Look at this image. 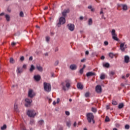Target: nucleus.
Masks as SVG:
<instances>
[{
    "instance_id": "f257e3e1",
    "label": "nucleus",
    "mask_w": 130,
    "mask_h": 130,
    "mask_svg": "<svg viewBox=\"0 0 130 130\" xmlns=\"http://www.w3.org/2000/svg\"><path fill=\"white\" fill-rule=\"evenodd\" d=\"M71 81L69 79H67L64 82H62V89L64 91H67V88L69 89L71 87Z\"/></svg>"
},
{
    "instance_id": "f03ea898",
    "label": "nucleus",
    "mask_w": 130,
    "mask_h": 130,
    "mask_svg": "<svg viewBox=\"0 0 130 130\" xmlns=\"http://www.w3.org/2000/svg\"><path fill=\"white\" fill-rule=\"evenodd\" d=\"M87 120L89 123L92 121L93 123H95V120H94V115L92 113H88L86 114Z\"/></svg>"
},
{
    "instance_id": "7ed1b4c3",
    "label": "nucleus",
    "mask_w": 130,
    "mask_h": 130,
    "mask_svg": "<svg viewBox=\"0 0 130 130\" xmlns=\"http://www.w3.org/2000/svg\"><path fill=\"white\" fill-rule=\"evenodd\" d=\"M44 89L46 92H50L51 91V85H50V83L44 82Z\"/></svg>"
},
{
    "instance_id": "20e7f679",
    "label": "nucleus",
    "mask_w": 130,
    "mask_h": 130,
    "mask_svg": "<svg viewBox=\"0 0 130 130\" xmlns=\"http://www.w3.org/2000/svg\"><path fill=\"white\" fill-rule=\"evenodd\" d=\"M27 114L29 117H34L36 115L37 113L35 112V110H28L27 112Z\"/></svg>"
},
{
    "instance_id": "39448f33",
    "label": "nucleus",
    "mask_w": 130,
    "mask_h": 130,
    "mask_svg": "<svg viewBox=\"0 0 130 130\" xmlns=\"http://www.w3.org/2000/svg\"><path fill=\"white\" fill-rule=\"evenodd\" d=\"M111 34L112 36V38L114 40L116 41H119V39L117 38V35L115 33V29H112L111 31Z\"/></svg>"
},
{
    "instance_id": "423d86ee",
    "label": "nucleus",
    "mask_w": 130,
    "mask_h": 130,
    "mask_svg": "<svg viewBox=\"0 0 130 130\" xmlns=\"http://www.w3.org/2000/svg\"><path fill=\"white\" fill-rule=\"evenodd\" d=\"M66 23V18L64 17H61L59 18V21L57 24L58 27H60V25H63Z\"/></svg>"
},
{
    "instance_id": "0eeeda50",
    "label": "nucleus",
    "mask_w": 130,
    "mask_h": 130,
    "mask_svg": "<svg viewBox=\"0 0 130 130\" xmlns=\"http://www.w3.org/2000/svg\"><path fill=\"white\" fill-rule=\"evenodd\" d=\"M32 99H25V102L26 103L25 104V106L26 107H29L31 106V104L32 103Z\"/></svg>"
},
{
    "instance_id": "6e6552de",
    "label": "nucleus",
    "mask_w": 130,
    "mask_h": 130,
    "mask_svg": "<svg viewBox=\"0 0 130 130\" xmlns=\"http://www.w3.org/2000/svg\"><path fill=\"white\" fill-rule=\"evenodd\" d=\"M28 97H29V98H33V97H35V96H36V93H35V92H34L33 90L29 89L28 91Z\"/></svg>"
},
{
    "instance_id": "1a4fd4ad",
    "label": "nucleus",
    "mask_w": 130,
    "mask_h": 130,
    "mask_svg": "<svg viewBox=\"0 0 130 130\" xmlns=\"http://www.w3.org/2000/svg\"><path fill=\"white\" fill-rule=\"evenodd\" d=\"M118 8H122L123 11H127V6L125 4H118Z\"/></svg>"
},
{
    "instance_id": "9d476101",
    "label": "nucleus",
    "mask_w": 130,
    "mask_h": 130,
    "mask_svg": "<svg viewBox=\"0 0 130 130\" xmlns=\"http://www.w3.org/2000/svg\"><path fill=\"white\" fill-rule=\"evenodd\" d=\"M68 28L70 31H74L75 30V24L69 23L68 24Z\"/></svg>"
},
{
    "instance_id": "9b49d317",
    "label": "nucleus",
    "mask_w": 130,
    "mask_h": 130,
    "mask_svg": "<svg viewBox=\"0 0 130 130\" xmlns=\"http://www.w3.org/2000/svg\"><path fill=\"white\" fill-rule=\"evenodd\" d=\"M126 48V45H125V43H123L120 44V50H121V51H124Z\"/></svg>"
},
{
    "instance_id": "f8f14e48",
    "label": "nucleus",
    "mask_w": 130,
    "mask_h": 130,
    "mask_svg": "<svg viewBox=\"0 0 130 130\" xmlns=\"http://www.w3.org/2000/svg\"><path fill=\"white\" fill-rule=\"evenodd\" d=\"M95 91L97 93H101L102 92V87L101 85H97L95 87Z\"/></svg>"
},
{
    "instance_id": "ddd939ff",
    "label": "nucleus",
    "mask_w": 130,
    "mask_h": 130,
    "mask_svg": "<svg viewBox=\"0 0 130 130\" xmlns=\"http://www.w3.org/2000/svg\"><path fill=\"white\" fill-rule=\"evenodd\" d=\"M34 79L37 82H39L41 79V77L40 75H35L34 77Z\"/></svg>"
},
{
    "instance_id": "4468645a",
    "label": "nucleus",
    "mask_w": 130,
    "mask_h": 130,
    "mask_svg": "<svg viewBox=\"0 0 130 130\" xmlns=\"http://www.w3.org/2000/svg\"><path fill=\"white\" fill-rule=\"evenodd\" d=\"M68 13H70V9L64 10V11L62 13V16L63 17H66V16H67V14H68Z\"/></svg>"
},
{
    "instance_id": "2eb2a0df",
    "label": "nucleus",
    "mask_w": 130,
    "mask_h": 130,
    "mask_svg": "<svg viewBox=\"0 0 130 130\" xmlns=\"http://www.w3.org/2000/svg\"><path fill=\"white\" fill-rule=\"evenodd\" d=\"M14 109L15 111L18 112L19 111V109H18V103L15 102L14 105Z\"/></svg>"
},
{
    "instance_id": "dca6fc26",
    "label": "nucleus",
    "mask_w": 130,
    "mask_h": 130,
    "mask_svg": "<svg viewBox=\"0 0 130 130\" xmlns=\"http://www.w3.org/2000/svg\"><path fill=\"white\" fill-rule=\"evenodd\" d=\"M36 68L39 72H43V68L41 66L37 65Z\"/></svg>"
},
{
    "instance_id": "f3484780",
    "label": "nucleus",
    "mask_w": 130,
    "mask_h": 130,
    "mask_svg": "<svg viewBox=\"0 0 130 130\" xmlns=\"http://www.w3.org/2000/svg\"><path fill=\"white\" fill-rule=\"evenodd\" d=\"M70 69L72 71H75V70H77V65L74 64H71L70 66Z\"/></svg>"
},
{
    "instance_id": "a211bd4d",
    "label": "nucleus",
    "mask_w": 130,
    "mask_h": 130,
    "mask_svg": "<svg viewBox=\"0 0 130 130\" xmlns=\"http://www.w3.org/2000/svg\"><path fill=\"white\" fill-rule=\"evenodd\" d=\"M124 61L126 63H128V61H129V56L125 55L124 56Z\"/></svg>"
},
{
    "instance_id": "6ab92c4d",
    "label": "nucleus",
    "mask_w": 130,
    "mask_h": 130,
    "mask_svg": "<svg viewBox=\"0 0 130 130\" xmlns=\"http://www.w3.org/2000/svg\"><path fill=\"white\" fill-rule=\"evenodd\" d=\"M93 76H95V73H93V72H88L86 74V76L87 77H92Z\"/></svg>"
},
{
    "instance_id": "aec40b11",
    "label": "nucleus",
    "mask_w": 130,
    "mask_h": 130,
    "mask_svg": "<svg viewBox=\"0 0 130 130\" xmlns=\"http://www.w3.org/2000/svg\"><path fill=\"white\" fill-rule=\"evenodd\" d=\"M77 88L78 89H80V90H83V89H84V86H83V85H82V84L78 83L77 84Z\"/></svg>"
},
{
    "instance_id": "412c9836",
    "label": "nucleus",
    "mask_w": 130,
    "mask_h": 130,
    "mask_svg": "<svg viewBox=\"0 0 130 130\" xmlns=\"http://www.w3.org/2000/svg\"><path fill=\"white\" fill-rule=\"evenodd\" d=\"M5 18L7 22H10V21H11V17H10V15H9V14H6L5 15Z\"/></svg>"
},
{
    "instance_id": "4be33fe9",
    "label": "nucleus",
    "mask_w": 130,
    "mask_h": 130,
    "mask_svg": "<svg viewBox=\"0 0 130 130\" xmlns=\"http://www.w3.org/2000/svg\"><path fill=\"white\" fill-rule=\"evenodd\" d=\"M16 72L17 73V74H21V73H23V69L20 68H18Z\"/></svg>"
},
{
    "instance_id": "5701e85b",
    "label": "nucleus",
    "mask_w": 130,
    "mask_h": 130,
    "mask_svg": "<svg viewBox=\"0 0 130 130\" xmlns=\"http://www.w3.org/2000/svg\"><path fill=\"white\" fill-rule=\"evenodd\" d=\"M103 67L104 68H109V67H110V64H109V63L107 62L103 64Z\"/></svg>"
},
{
    "instance_id": "b1692460",
    "label": "nucleus",
    "mask_w": 130,
    "mask_h": 130,
    "mask_svg": "<svg viewBox=\"0 0 130 130\" xmlns=\"http://www.w3.org/2000/svg\"><path fill=\"white\" fill-rule=\"evenodd\" d=\"M35 70V67H34V65H31L30 68L29 69V71L30 72H33Z\"/></svg>"
},
{
    "instance_id": "393cba45",
    "label": "nucleus",
    "mask_w": 130,
    "mask_h": 130,
    "mask_svg": "<svg viewBox=\"0 0 130 130\" xmlns=\"http://www.w3.org/2000/svg\"><path fill=\"white\" fill-rule=\"evenodd\" d=\"M100 79L101 80H104L105 79V74H102L100 76Z\"/></svg>"
},
{
    "instance_id": "a878e982",
    "label": "nucleus",
    "mask_w": 130,
    "mask_h": 130,
    "mask_svg": "<svg viewBox=\"0 0 130 130\" xmlns=\"http://www.w3.org/2000/svg\"><path fill=\"white\" fill-rule=\"evenodd\" d=\"M92 24H93V21L92 20V18H90L88 20V25L89 26H91V25H92Z\"/></svg>"
},
{
    "instance_id": "bb28decb",
    "label": "nucleus",
    "mask_w": 130,
    "mask_h": 130,
    "mask_svg": "<svg viewBox=\"0 0 130 130\" xmlns=\"http://www.w3.org/2000/svg\"><path fill=\"white\" fill-rule=\"evenodd\" d=\"M115 55H114V54H113V53H109V56L111 58H113V57H114V56Z\"/></svg>"
},
{
    "instance_id": "cd10ccee",
    "label": "nucleus",
    "mask_w": 130,
    "mask_h": 130,
    "mask_svg": "<svg viewBox=\"0 0 130 130\" xmlns=\"http://www.w3.org/2000/svg\"><path fill=\"white\" fill-rule=\"evenodd\" d=\"M124 106L123 103H121L118 106L119 109H121Z\"/></svg>"
},
{
    "instance_id": "c85d7f7f",
    "label": "nucleus",
    "mask_w": 130,
    "mask_h": 130,
    "mask_svg": "<svg viewBox=\"0 0 130 130\" xmlns=\"http://www.w3.org/2000/svg\"><path fill=\"white\" fill-rule=\"evenodd\" d=\"M91 111L92 112H94V113H96V112H97V109H96L95 108H91Z\"/></svg>"
},
{
    "instance_id": "c756f323",
    "label": "nucleus",
    "mask_w": 130,
    "mask_h": 130,
    "mask_svg": "<svg viewBox=\"0 0 130 130\" xmlns=\"http://www.w3.org/2000/svg\"><path fill=\"white\" fill-rule=\"evenodd\" d=\"M112 104H113V105H117V102H116L115 100H113L112 102Z\"/></svg>"
},
{
    "instance_id": "7c9ffc66",
    "label": "nucleus",
    "mask_w": 130,
    "mask_h": 130,
    "mask_svg": "<svg viewBox=\"0 0 130 130\" xmlns=\"http://www.w3.org/2000/svg\"><path fill=\"white\" fill-rule=\"evenodd\" d=\"M7 128V125L5 124L3 126L1 127V129L2 130H5Z\"/></svg>"
},
{
    "instance_id": "2f4dec72",
    "label": "nucleus",
    "mask_w": 130,
    "mask_h": 130,
    "mask_svg": "<svg viewBox=\"0 0 130 130\" xmlns=\"http://www.w3.org/2000/svg\"><path fill=\"white\" fill-rule=\"evenodd\" d=\"M44 123V121L43 120H41L39 121V124H40L41 125H42Z\"/></svg>"
},
{
    "instance_id": "473e14b6",
    "label": "nucleus",
    "mask_w": 130,
    "mask_h": 130,
    "mask_svg": "<svg viewBox=\"0 0 130 130\" xmlns=\"http://www.w3.org/2000/svg\"><path fill=\"white\" fill-rule=\"evenodd\" d=\"M49 40H50V37L48 36L46 37V41L47 42H49Z\"/></svg>"
},
{
    "instance_id": "72a5a7b5",
    "label": "nucleus",
    "mask_w": 130,
    "mask_h": 130,
    "mask_svg": "<svg viewBox=\"0 0 130 130\" xmlns=\"http://www.w3.org/2000/svg\"><path fill=\"white\" fill-rule=\"evenodd\" d=\"M105 121L106 122H108V121H110V119H109V117H108V116L106 117Z\"/></svg>"
},
{
    "instance_id": "f704fd0d",
    "label": "nucleus",
    "mask_w": 130,
    "mask_h": 130,
    "mask_svg": "<svg viewBox=\"0 0 130 130\" xmlns=\"http://www.w3.org/2000/svg\"><path fill=\"white\" fill-rule=\"evenodd\" d=\"M10 63H15V60L13 58H10Z\"/></svg>"
},
{
    "instance_id": "c9c22d12",
    "label": "nucleus",
    "mask_w": 130,
    "mask_h": 130,
    "mask_svg": "<svg viewBox=\"0 0 130 130\" xmlns=\"http://www.w3.org/2000/svg\"><path fill=\"white\" fill-rule=\"evenodd\" d=\"M88 9H90L91 12H93L94 11V9L92 8V6H89L88 7Z\"/></svg>"
},
{
    "instance_id": "e433bc0d",
    "label": "nucleus",
    "mask_w": 130,
    "mask_h": 130,
    "mask_svg": "<svg viewBox=\"0 0 130 130\" xmlns=\"http://www.w3.org/2000/svg\"><path fill=\"white\" fill-rule=\"evenodd\" d=\"M19 16L20 17H24V13L22 11L20 12Z\"/></svg>"
},
{
    "instance_id": "4c0bfd02",
    "label": "nucleus",
    "mask_w": 130,
    "mask_h": 130,
    "mask_svg": "<svg viewBox=\"0 0 130 130\" xmlns=\"http://www.w3.org/2000/svg\"><path fill=\"white\" fill-rule=\"evenodd\" d=\"M20 60L23 61V60H25V57L23 56H21L20 58Z\"/></svg>"
},
{
    "instance_id": "58836bf2",
    "label": "nucleus",
    "mask_w": 130,
    "mask_h": 130,
    "mask_svg": "<svg viewBox=\"0 0 130 130\" xmlns=\"http://www.w3.org/2000/svg\"><path fill=\"white\" fill-rule=\"evenodd\" d=\"M89 95H90V93H89L88 92H86V93L85 94V97H86V98L89 97Z\"/></svg>"
},
{
    "instance_id": "ea45409f",
    "label": "nucleus",
    "mask_w": 130,
    "mask_h": 130,
    "mask_svg": "<svg viewBox=\"0 0 130 130\" xmlns=\"http://www.w3.org/2000/svg\"><path fill=\"white\" fill-rule=\"evenodd\" d=\"M83 73H84V68H82V69H80V73L81 74V75H82V74H83Z\"/></svg>"
},
{
    "instance_id": "a19ab883",
    "label": "nucleus",
    "mask_w": 130,
    "mask_h": 130,
    "mask_svg": "<svg viewBox=\"0 0 130 130\" xmlns=\"http://www.w3.org/2000/svg\"><path fill=\"white\" fill-rule=\"evenodd\" d=\"M67 125L68 126V127H70L71 126V122H67Z\"/></svg>"
},
{
    "instance_id": "79ce46f5",
    "label": "nucleus",
    "mask_w": 130,
    "mask_h": 130,
    "mask_svg": "<svg viewBox=\"0 0 130 130\" xmlns=\"http://www.w3.org/2000/svg\"><path fill=\"white\" fill-rule=\"evenodd\" d=\"M125 128L126 129H129V125H126L125 126Z\"/></svg>"
},
{
    "instance_id": "37998d69",
    "label": "nucleus",
    "mask_w": 130,
    "mask_h": 130,
    "mask_svg": "<svg viewBox=\"0 0 130 130\" xmlns=\"http://www.w3.org/2000/svg\"><path fill=\"white\" fill-rule=\"evenodd\" d=\"M58 63H59L58 60H56L54 63V66H58Z\"/></svg>"
},
{
    "instance_id": "c03bdc74",
    "label": "nucleus",
    "mask_w": 130,
    "mask_h": 130,
    "mask_svg": "<svg viewBox=\"0 0 130 130\" xmlns=\"http://www.w3.org/2000/svg\"><path fill=\"white\" fill-rule=\"evenodd\" d=\"M65 113H66V115H68V116L70 114V112H69V111H66Z\"/></svg>"
},
{
    "instance_id": "a18cd8bd",
    "label": "nucleus",
    "mask_w": 130,
    "mask_h": 130,
    "mask_svg": "<svg viewBox=\"0 0 130 130\" xmlns=\"http://www.w3.org/2000/svg\"><path fill=\"white\" fill-rule=\"evenodd\" d=\"M115 73L113 71H112L110 73V75H111V76H113V75H114Z\"/></svg>"
},
{
    "instance_id": "49530a36",
    "label": "nucleus",
    "mask_w": 130,
    "mask_h": 130,
    "mask_svg": "<svg viewBox=\"0 0 130 130\" xmlns=\"http://www.w3.org/2000/svg\"><path fill=\"white\" fill-rule=\"evenodd\" d=\"M105 59V56H102L101 57V59H102V60H104Z\"/></svg>"
},
{
    "instance_id": "de8ad7c7",
    "label": "nucleus",
    "mask_w": 130,
    "mask_h": 130,
    "mask_svg": "<svg viewBox=\"0 0 130 130\" xmlns=\"http://www.w3.org/2000/svg\"><path fill=\"white\" fill-rule=\"evenodd\" d=\"M104 45L106 46L108 45V42H107V41L104 42Z\"/></svg>"
},
{
    "instance_id": "09e8293b",
    "label": "nucleus",
    "mask_w": 130,
    "mask_h": 130,
    "mask_svg": "<svg viewBox=\"0 0 130 130\" xmlns=\"http://www.w3.org/2000/svg\"><path fill=\"white\" fill-rule=\"evenodd\" d=\"M30 124H33L34 123V120H31L30 121Z\"/></svg>"
},
{
    "instance_id": "8fccbe9b",
    "label": "nucleus",
    "mask_w": 130,
    "mask_h": 130,
    "mask_svg": "<svg viewBox=\"0 0 130 130\" xmlns=\"http://www.w3.org/2000/svg\"><path fill=\"white\" fill-rule=\"evenodd\" d=\"M29 60H33V57L32 56H30L29 58Z\"/></svg>"
},
{
    "instance_id": "3c124183",
    "label": "nucleus",
    "mask_w": 130,
    "mask_h": 130,
    "mask_svg": "<svg viewBox=\"0 0 130 130\" xmlns=\"http://www.w3.org/2000/svg\"><path fill=\"white\" fill-rule=\"evenodd\" d=\"M85 54H86V55H89V51H86L85 52Z\"/></svg>"
},
{
    "instance_id": "603ef678",
    "label": "nucleus",
    "mask_w": 130,
    "mask_h": 130,
    "mask_svg": "<svg viewBox=\"0 0 130 130\" xmlns=\"http://www.w3.org/2000/svg\"><path fill=\"white\" fill-rule=\"evenodd\" d=\"M16 43H15V42H12V46H15V45H16Z\"/></svg>"
},
{
    "instance_id": "864d4df0",
    "label": "nucleus",
    "mask_w": 130,
    "mask_h": 130,
    "mask_svg": "<svg viewBox=\"0 0 130 130\" xmlns=\"http://www.w3.org/2000/svg\"><path fill=\"white\" fill-rule=\"evenodd\" d=\"M59 101H60V100L59 99V98H58L57 99V103H59Z\"/></svg>"
},
{
    "instance_id": "5fc2aeb1",
    "label": "nucleus",
    "mask_w": 130,
    "mask_h": 130,
    "mask_svg": "<svg viewBox=\"0 0 130 130\" xmlns=\"http://www.w3.org/2000/svg\"><path fill=\"white\" fill-rule=\"evenodd\" d=\"M73 125H74V126H75V127L77 126V122H75L74 123Z\"/></svg>"
},
{
    "instance_id": "6e6d98bb",
    "label": "nucleus",
    "mask_w": 130,
    "mask_h": 130,
    "mask_svg": "<svg viewBox=\"0 0 130 130\" xmlns=\"http://www.w3.org/2000/svg\"><path fill=\"white\" fill-rule=\"evenodd\" d=\"M51 36H53L54 35V32H51L50 33Z\"/></svg>"
},
{
    "instance_id": "4d7b16f0",
    "label": "nucleus",
    "mask_w": 130,
    "mask_h": 130,
    "mask_svg": "<svg viewBox=\"0 0 130 130\" xmlns=\"http://www.w3.org/2000/svg\"><path fill=\"white\" fill-rule=\"evenodd\" d=\"M0 16H5V13L3 12L0 14Z\"/></svg>"
},
{
    "instance_id": "13d9d810",
    "label": "nucleus",
    "mask_w": 130,
    "mask_h": 130,
    "mask_svg": "<svg viewBox=\"0 0 130 130\" xmlns=\"http://www.w3.org/2000/svg\"><path fill=\"white\" fill-rule=\"evenodd\" d=\"M129 76H130V74H127L126 75V78H128V77H129Z\"/></svg>"
},
{
    "instance_id": "bf43d9fd",
    "label": "nucleus",
    "mask_w": 130,
    "mask_h": 130,
    "mask_svg": "<svg viewBox=\"0 0 130 130\" xmlns=\"http://www.w3.org/2000/svg\"><path fill=\"white\" fill-rule=\"evenodd\" d=\"M26 68H27V66H26V64H24V65L23 66V69H26Z\"/></svg>"
},
{
    "instance_id": "052dcab7",
    "label": "nucleus",
    "mask_w": 130,
    "mask_h": 130,
    "mask_svg": "<svg viewBox=\"0 0 130 130\" xmlns=\"http://www.w3.org/2000/svg\"><path fill=\"white\" fill-rule=\"evenodd\" d=\"M84 19V17L83 16H81L80 17V20H83Z\"/></svg>"
},
{
    "instance_id": "680f3d73",
    "label": "nucleus",
    "mask_w": 130,
    "mask_h": 130,
    "mask_svg": "<svg viewBox=\"0 0 130 130\" xmlns=\"http://www.w3.org/2000/svg\"><path fill=\"white\" fill-rule=\"evenodd\" d=\"M48 9V7H46L44 9V10L45 11V10H47Z\"/></svg>"
},
{
    "instance_id": "e2e57ef3",
    "label": "nucleus",
    "mask_w": 130,
    "mask_h": 130,
    "mask_svg": "<svg viewBox=\"0 0 130 130\" xmlns=\"http://www.w3.org/2000/svg\"><path fill=\"white\" fill-rule=\"evenodd\" d=\"M81 62H84L85 61V59H83L81 60Z\"/></svg>"
},
{
    "instance_id": "0e129e2a",
    "label": "nucleus",
    "mask_w": 130,
    "mask_h": 130,
    "mask_svg": "<svg viewBox=\"0 0 130 130\" xmlns=\"http://www.w3.org/2000/svg\"><path fill=\"white\" fill-rule=\"evenodd\" d=\"M53 105H55V104H56V102L55 101L53 102Z\"/></svg>"
},
{
    "instance_id": "69168bd1",
    "label": "nucleus",
    "mask_w": 130,
    "mask_h": 130,
    "mask_svg": "<svg viewBox=\"0 0 130 130\" xmlns=\"http://www.w3.org/2000/svg\"><path fill=\"white\" fill-rule=\"evenodd\" d=\"M121 87H124V84H123V83L121 84Z\"/></svg>"
},
{
    "instance_id": "338daca9",
    "label": "nucleus",
    "mask_w": 130,
    "mask_h": 130,
    "mask_svg": "<svg viewBox=\"0 0 130 130\" xmlns=\"http://www.w3.org/2000/svg\"><path fill=\"white\" fill-rule=\"evenodd\" d=\"M52 77H54V73H52Z\"/></svg>"
},
{
    "instance_id": "774afa93",
    "label": "nucleus",
    "mask_w": 130,
    "mask_h": 130,
    "mask_svg": "<svg viewBox=\"0 0 130 130\" xmlns=\"http://www.w3.org/2000/svg\"><path fill=\"white\" fill-rule=\"evenodd\" d=\"M113 130H118V129H117V128H114L113 129Z\"/></svg>"
}]
</instances>
